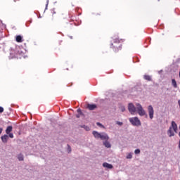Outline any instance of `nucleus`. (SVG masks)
Returning a JSON list of instances; mask_svg holds the SVG:
<instances>
[{"label": "nucleus", "instance_id": "1", "mask_svg": "<svg viewBox=\"0 0 180 180\" xmlns=\"http://www.w3.org/2000/svg\"><path fill=\"white\" fill-rule=\"evenodd\" d=\"M129 112L131 115H136V112H138L139 116H144L146 115V111L143 109V107L139 103L136 104V108L134 105L130 103L128 105Z\"/></svg>", "mask_w": 180, "mask_h": 180}, {"label": "nucleus", "instance_id": "14", "mask_svg": "<svg viewBox=\"0 0 180 180\" xmlns=\"http://www.w3.org/2000/svg\"><path fill=\"white\" fill-rule=\"evenodd\" d=\"M13 128L12 127V126H8L7 127L6 129V134H9L11 133V131H12V129Z\"/></svg>", "mask_w": 180, "mask_h": 180}, {"label": "nucleus", "instance_id": "20", "mask_svg": "<svg viewBox=\"0 0 180 180\" xmlns=\"http://www.w3.org/2000/svg\"><path fill=\"white\" fill-rule=\"evenodd\" d=\"M135 154H140V149H136L134 151Z\"/></svg>", "mask_w": 180, "mask_h": 180}, {"label": "nucleus", "instance_id": "10", "mask_svg": "<svg viewBox=\"0 0 180 180\" xmlns=\"http://www.w3.org/2000/svg\"><path fill=\"white\" fill-rule=\"evenodd\" d=\"M1 141L4 142V143H8V140L9 139V136L6 134L2 136L1 137Z\"/></svg>", "mask_w": 180, "mask_h": 180}, {"label": "nucleus", "instance_id": "25", "mask_svg": "<svg viewBox=\"0 0 180 180\" xmlns=\"http://www.w3.org/2000/svg\"><path fill=\"white\" fill-rule=\"evenodd\" d=\"M68 150L69 153H71V146H70V145H68Z\"/></svg>", "mask_w": 180, "mask_h": 180}, {"label": "nucleus", "instance_id": "5", "mask_svg": "<svg viewBox=\"0 0 180 180\" xmlns=\"http://www.w3.org/2000/svg\"><path fill=\"white\" fill-rule=\"evenodd\" d=\"M148 113H149L150 119H153L154 117V109L153 108V106L149 105L148 107Z\"/></svg>", "mask_w": 180, "mask_h": 180}, {"label": "nucleus", "instance_id": "8", "mask_svg": "<svg viewBox=\"0 0 180 180\" xmlns=\"http://www.w3.org/2000/svg\"><path fill=\"white\" fill-rule=\"evenodd\" d=\"M15 40H16L17 43H22V42H23V37H22L20 35H17L15 37Z\"/></svg>", "mask_w": 180, "mask_h": 180}, {"label": "nucleus", "instance_id": "3", "mask_svg": "<svg viewBox=\"0 0 180 180\" xmlns=\"http://www.w3.org/2000/svg\"><path fill=\"white\" fill-rule=\"evenodd\" d=\"M93 135L95 139H101V140H104L105 141H108V140H109V136L105 133H99L96 131H94Z\"/></svg>", "mask_w": 180, "mask_h": 180}, {"label": "nucleus", "instance_id": "21", "mask_svg": "<svg viewBox=\"0 0 180 180\" xmlns=\"http://www.w3.org/2000/svg\"><path fill=\"white\" fill-rule=\"evenodd\" d=\"M8 136L10 137V139H13V133L8 134Z\"/></svg>", "mask_w": 180, "mask_h": 180}, {"label": "nucleus", "instance_id": "28", "mask_svg": "<svg viewBox=\"0 0 180 180\" xmlns=\"http://www.w3.org/2000/svg\"><path fill=\"white\" fill-rule=\"evenodd\" d=\"M78 113H79V115H81L82 113V112L81 111V110H77Z\"/></svg>", "mask_w": 180, "mask_h": 180}, {"label": "nucleus", "instance_id": "31", "mask_svg": "<svg viewBox=\"0 0 180 180\" xmlns=\"http://www.w3.org/2000/svg\"><path fill=\"white\" fill-rule=\"evenodd\" d=\"M76 117L77 118L79 117V115H76Z\"/></svg>", "mask_w": 180, "mask_h": 180}, {"label": "nucleus", "instance_id": "15", "mask_svg": "<svg viewBox=\"0 0 180 180\" xmlns=\"http://www.w3.org/2000/svg\"><path fill=\"white\" fill-rule=\"evenodd\" d=\"M172 84L174 88H178V84H176V81L175 80V79H172Z\"/></svg>", "mask_w": 180, "mask_h": 180}, {"label": "nucleus", "instance_id": "9", "mask_svg": "<svg viewBox=\"0 0 180 180\" xmlns=\"http://www.w3.org/2000/svg\"><path fill=\"white\" fill-rule=\"evenodd\" d=\"M87 108L89 110H95L96 109V104H88Z\"/></svg>", "mask_w": 180, "mask_h": 180}, {"label": "nucleus", "instance_id": "24", "mask_svg": "<svg viewBox=\"0 0 180 180\" xmlns=\"http://www.w3.org/2000/svg\"><path fill=\"white\" fill-rule=\"evenodd\" d=\"M96 124H97V126H99L100 127H103V125H102V124H101L100 122H97Z\"/></svg>", "mask_w": 180, "mask_h": 180}, {"label": "nucleus", "instance_id": "19", "mask_svg": "<svg viewBox=\"0 0 180 180\" xmlns=\"http://www.w3.org/2000/svg\"><path fill=\"white\" fill-rule=\"evenodd\" d=\"M51 13H52V16H54V15H56V13H57L56 12V11L54 9H53L51 11Z\"/></svg>", "mask_w": 180, "mask_h": 180}, {"label": "nucleus", "instance_id": "2", "mask_svg": "<svg viewBox=\"0 0 180 180\" xmlns=\"http://www.w3.org/2000/svg\"><path fill=\"white\" fill-rule=\"evenodd\" d=\"M124 42V39L115 38L112 39V42L110 44V49L113 50L115 53H119L122 49V44Z\"/></svg>", "mask_w": 180, "mask_h": 180}, {"label": "nucleus", "instance_id": "27", "mask_svg": "<svg viewBox=\"0 0 180 180\" xmlns=\"http://www.w3.org/2000/svg\"><path fill=\"white\" fill-rule=\"evenodd\" d=\"M85 129H86L87 131H89V130H90V129H89V127H85Z\"/></svg>", "mask_w": 180, "mask_h": 180}, {"label": "nucleus", "instance_id": "18", "mask_svg": "<svg viewBox=\"0 0 180 180\" xmlns=\"http://www.w3.org/2000/svg\"><path fill=\"white\" fill-rule=\"evenodd\" d=\"M132 155H131V153H129L127 155V160H130V159H131L132 158Z\"/></svg>", "mask_w": 180, "mask_h": 180}, {"label": "nucleus", "instance_id": "22", "mask_svg": "<svg viewBox=\"0 0 180 180\" xmlns=\"http://www.w3.org/2000/svg\"><path fill=\"white\" fill-rule=\"evenodd\" d=\"M125 110H126V108H124V106L121 107L122 112H124Z\"/></svg>", "mask_w": 180, "mask_h": 180}, {"label": "nucleus", "instance_id": "4", "mask_svg": "<svg viewBox=\"0 0 180 180\" xmlns=\"http://www.w3.org/2000/svg\"><path fill=\"white\" fill-rule=\"evenodd\" d=\"M130 123L132 124V126H141V122H140V120H139V117H131L129 119Z\"/></svg>", "mask_w": 180, "mask_h": 180}, {"label": "nucleus", "instance_id": "17", "mask_svg": "<svg viewBox=\"0 0 180 180\" xmlns=\"http://www.w3.org/2000/svg\"><path fill=\"white\" fill-rule=\"evenodd\" d=\"M18 159L19 160V161H23V155H18Z\"/></svg>", "mask_w": 180, "mask_h": 180}, {"label": "nucleus", "instance_id": "30", "mask_svg": "<svg viewBox=\"0 0 180 180\" xmlns=\"http://www.w3.org/2000/svg\"><path fill=\"white\" fill-rule=\"evenodd\" d=\"M179 150H180V140H179Z\"/></svg>", "mask_w": 180, "mask_h": 180}, {"label": "nucleus", "instance_id": "26", "mask_svg": "<svg viewBox=\"0 0 180 180\" xmlns=\"http://www.w3.org/2000/svg\"><path fill=\"white\" fill-rule=\"evenodd\" d=\"M4 112V108L2 107H0V113Z\"/></svg>", "mask_w": 180, "mask_h": 180}, {"label": "nucleus", "instance_id": "23", "mask_svg": "<svg viewBox=\"0 0 180 180\" xmlns=\"http://www.w3.org/2000/svg\"><path fill=\"white\" fill-rule=\"evenodd\" d=\"M117 124H118L119 126H123V122H117Z\"/></svg>", "mask_w": 180, "mask_h": 180}, {"label": "nucleus", "instance_id": "29", "mask_svg": "<svg viewBox=\"0 0 180 180\" xmlns=\"http://www.w3.org/2000/svg\"><path fill=\"white\" fill-rule=\"evenodd\" d=\"M3 130H4V129L0 128V134H2Z\"/></svg>", "mask_w": 180, "mask_h": 180}, {"label": "nucleus", "instance_id": "6", "mask_svg": "<svg viewBox=\"0 0 180 180\" xmlns=\"http://www.w3.org/2000/svg\"><path fill=\"white\" fill-rule=\"evenodd\" d=\"M172 127L175 133L178 131V125L174 121L172 122Z\"/></svg>", "mask_w": 180, "mask_h": 180}, {"label": "nucleus", "instance_id": "11", "mask_svg": "<svg viewBox=\"0 0 180 180\" xmlns=\"http://www.w3.org/2000/svg\"><path fill=\"white\" fill-rule=\"evenodd\" d=\"M167 134H168L169 137H172V136H175L174 131H172V127H170L169 129L167 131Z\"/></svg>", "mask_w": 180, "mask_h": 180}, {"label": "nucleus", "instance_id": "32", "mask_svg": "<svg viewBox=\"0 0 180 180\" xmlns=\"http://www.w3.org/2000/svg\"><path fill=\"white\" fill-rule=\"evenodd\" d=\"M17 1H19V0H13V2H16Z\"/></svg>", "mask_w": 180, "mask_h": 180}, {"label": "nucleus", "instance_id": "7", "mask_svg": "<svg viewBox=\"0 0 180 180\" xmlns=\"http://www.w3.org/2000/svg\"><path fill=\"white\" fill-rule=\"evenodd\" d=\"M103 167H104V168H108V169H112V168H113V165L108 162L103 163Z\"/></svg>", "mask_w": 180, "mask_h": 180}, {"label": "nucleus", "instance_id": "13", "mask_svg": "<svg viewBox=\"0 0 180 180\" xmlns=\"http://www.w3.org/2000/svg\"><path fill=\"white\" fill-rule=\"evenodd\" d=\"M103 146H105V147L107 148H110L112 147V145H110V143L108 141L103 142Z\"/></svg>", "mask_w": 180, "mask_h": 180}, {"label": "nucleus", "instance_id": "16", "mask_svg": "<svg viewBox=\"0 0 180 180\" xmlns=\"http://www.w3.org/2000/svg\"><path fill=\"white\" fill-rule=\"evenodd\" d=\"M144 79H146L147 81H151V77H150V75H144Z\"/></svg>", "mask_w": 180, "mask_h": 180}, {"label": "nucleus", "instance_id": "12", "mask_svg": "<svg viewBox=\"0 0 180 180\" xmlns=\"http://www.w3.org/2000/svg\"><path fill=\"white\" fill-rule=\"evenodd\" d=\"M58 18H60V19H65V15L64 14V13L59 11L58 13Z\"/></svg>", "mask_w": 180, "mask_h": 180}]
</instances>
